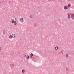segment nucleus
<instances>
[{"label": "nucleus", "instance_id": "obj_5", "mask_svg": "<svg viewBox=\"0 0 74 74\" xmlns=\"http://www.w3.org/2000/svg\"><path fill=\"white\" fill-rule=\"evenodd\" d=\"M55 49L56 51L58 50V46H56L55 47Z\"/></svg>", "mask_w": 74, "mask_h": 74}, {"label": "nucleus", "instance_id": "obj_6", "mask_svg": "<svg viewBox=\"0 0 74 74\" xmlns=\"http://www.w3.org/2000/svg\"><path fill=\"white\" fill-rule=\"evenodd\" d=\"M69 8V7L66 6H65L64 7V9L66 10L67 9H68Z\"/></svg>", "mask_w": 74, "mask_h": 74}, {"label": "nucleus", "instance_id": "obj_14", "mask_svg": "<svg viewBox=\"0 0 74 74\" xmlns=\"http://www.w3.org/2000/svg\"><path fill=\"white\" fill-rule=\"evenodd\" d=\"M72 16L73 17H74V14H72Z\"/></svg>", "mask_w": 74, "mask_h": 74}, {"label": "nucleus", "instance_id": "obj_11", "mask_svg": "<svg viewBox=\"0 0 74 74\" xmlns=\"http://www.w3.org/2000/svg\"><path fill=\"white\" fill-rule=\"evenodd\" d=\"M22 72L23 73H25V70H22Z\"/></svg>", "mask_w": 74, "mask_h": 74}, {"label": "nucleus", "instance_id": "obj_10", "mask_svg": "<svg viewBox=\"0 0 74 74\" xmlns=\"http://www.w3.org/2000/svg\"><path fill=\"white\" fill-rule=\"evenodd\" d=\"M12 36L11 35H9V38L10 39H11L12 38Z\"/></svg>", "mask_w": 74, "mask_h": 74}, {"label": "nucleus", "instance_id": "obj_4", "mask_svg": "<svg viewBox=\"0 0 74 74\" xmlns=\"http://www.w3.org/2000/svg\"><path fill=\"white\" fill-rule=\"evenodd\" d=\"M12 37L13 38H15V35L14 34H13L12 35Z\"/></svg>", "mask_w": 74, "mask_h": 74}, {"label": "nucleus", "instance_id": "obj_16", "mask_svg": "<svg viewBox=\"0 0 74 74\" xmlns=\"http://www.w3.org/2000/svg\"><path fill=\"white\" fill-rule=\"evenodd\" d=\"M26 57V55H24V57Z\"/></svg>", "mask_w": 74, "mask_h": 74}, {"label": "nucleus", "instance_id": "obj_17", "mask_svg": "<svg viewBox=\"0 0 74 74\" xmlns=\"http://www.w3.org/2000/svg\"><path fill=\"white\" fill-rule=\"evenodd\" d=\"M1 47H0V51H1Z\"/></svg>", "mask_w": 74, "mask_h": 74}, {"label": "nucleus", "instance_id": "obj_3", "mask_svg": "<svg viewBox=\"0 0 74 74\" xmlns=\"http://www.w3.org/2000/svg\"><path fill=\"white\" fill-rule=\"evenodd\" d=\"M20 21L21 22H23V18H21L20 19Z\"/></svg>", "mask_w": 74, "mask_h": 74}, {"label": "nucleus", "instance_id": "obj_18", "mask_svg": "<svg viewBox=\"0 0 74 74\" xmlns=\"http://www.w3.org/2000/svg\"><path fill=\"white\" fill-rule=\"evenodd\" d=\"M15 20H16V18H15Z\"/></svg>", "mask_w": 74, "mask_h": 74}, {"label": "nucleus", "instance_id": "obj_8", "mask_svg": "<svg viewBox=\"0 0 74 74\" xmlns=\"http://www.w3.org/2000/svg\"><path fill=\"white\" fill-rule=\"evenodd\" d=\"M33 54H32V53H31L30 55V57L31 58H33Z\"/></svg>", "mask_w": 74, "mask_h": 74}, {"label": "nucleus", "instance_id": "obj_2", "mask_svg": "<svg viewBox=\"0 0 74 74\" xmlns=\"http://www.w3.org/2000/svg\"><path fill=\"white\" fill-rule=\"evenodd\" d=\"M2 33L3 35H5L7 34V32L5 30H3Z\"/></svg>", "mask_w": 74, "mask_h": 74}, {"label": "nucleus", "instance_id": "obj_1", "mask_svg": "<svg viewBox=\"0 0 74 74\" xmlns=\"http://www.w3.org/2000/svg\"><path fill=\"white\" fill-rule=\"evenodd\" d=\"M11 23H14L15 25H16L17 24V22L16 21H14V19L12 20Z\"/></svg>", "mask_w": 74, "mask_h": 74}, {"label": "nucleus", "instance_id": "obj_13", "mask_svg": "<svg viewBox=\"0 0 74 74\" xmlns=\"http://www.w3.org/2000/svg\"><path fill=\"white\" fill-rule=\"evenodd\" d=\"M70 4H69L68 5V6L69 7H70Z\"/></svg>", "mask_w": 74, "mask_h": 74}, {"label": "nucleus", "instance_id": "obj_9", "mask_svg": "<svg viewBox=\"0 0 74 74\" xmlns=\"http://www.w3.org/2000/svg\"><path fill=\"white\" fill-rule=\"evenodd\" d=\"M29 56H28V55L26 56V58L27 59V60L29 59Z\"/></svg>", "mask_w": 74, "mask_h": 74}, {"label": "nucleus", "instance_id": "obj_7", "mask_svg": "<svg viewBox=\"0 0 74 74\" xmlns=\"http://www.w3.org/2000/svg\"><path fill=\"white\" fill-rule=\"evenodd\" d=\"M68 16L67 17L69 19H70V17H71L69 15V14H68Z\"/></svg>", "mask_w": 74, "mask_h": 74}, {"label": "nucleus", "instance_id": "obj_15", "mask_svg": "<svg viewBox=\"0 0 74 74\" xmlns=\"http://www.w3.org/2000/svg\"><path fill=\"white\" fill-rule=\"evenodd\" d=\"M30 18H32V16H30Z\"/></svg>", "mask_w": 74, "mask_h": 74}, {"label": "nucleus", "instance_id": "obj_12", "mask_svg": "<svg viewBox=\"0 0 74 74\" xmlns=\"http://www.w3.org/2000/svg\"><path fill=\"white\" fill-rule=\"evenodd\" d=\"M66 58H68L69 57V55L68 54H66Z\"/></svg>", "mask_w": 74, "mask_h": 74}]
</instances>
